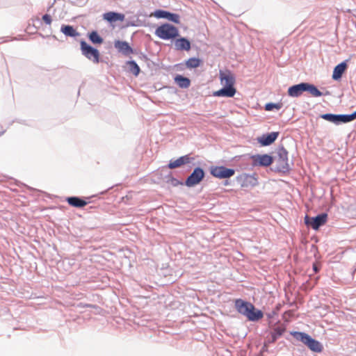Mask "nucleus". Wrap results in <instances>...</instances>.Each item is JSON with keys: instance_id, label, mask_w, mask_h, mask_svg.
<instances>
[{"instance_id": "obj_26", "label": "nucleus", "mask_w": 356, "mask_h": 356, "mask_svg": "<svg viewBox=\"0 0 356 356\" xmlns=\"http://www.w3.org/2000/svg\"><path fill=\"white\" fill-rule=\"evenodd\" d=\"M89 40L95 44H102L103 42V38L99 36L98 33L95 31H92L88 35Z\"/></svg>"}, {"instance_id": "obj_30", "label": "nucleus", "mask_w": 356, "mask_h": 356, "mask_svg": "<svg viewBox=\"0 0 356 356\" xmlns=\"http://www.w3.org/2000/svg\"><path fill=\"white\" fill-rule=\"evenodd\" d=\"M281 108V105L280 104H274V103H268L265 106L266 111H271L274 108L279 110Z\"/></svg>"}, {"instance_id": "obj_2", "label": "nucleus", "mask_w": 356, "mask_h": 356, "mask_svg": "<svg viewBox=\"0 0 356 356\" xmlns=\"http://www.w3.org/2000/svg\"><path fill=\"white\" fill-rule=\"evenodd\" d=\"M320 118L334 124L339 125L340 124L348 123L355 120L356 111L351 114L325 113L321 114Z\"/></svg>"}, {"instance_id": "obj_22", "label": "nucleus", "mask_w": 356, "mask_h": 356, "mask_svg": "<svg viewBox=\"0 0 356 356\" xmlns=\"http://www.w3.org/2000/svg\"><path fill=\"white\" fill-rule=\"evenodd\" d=\"M175 47L177 50L188 51L191 49V42L188 39L181 38L175 40Z\"/></svg>"}, {"instance_id": "obj_32", "label": "nucleus", "mask_w": 356, "mask_h": 356, "mask_svg": "<svg viewBox=\"0 0 356 356\" xmlns=\"http://www.w3.org/2000/svg\"><path fill=\"white\" fill-rule=\"evenodd\" d=\"M42 19L47 24H50L51 22V17L49 15L45 14L42 16Z\"/></svg>"}, {"instance_id": "obj_12", "label": "nucleus", "mask_w": 356, "mask_h": 356, "mask_svg": "<svg viewBox=\"0 0 356 356\" xmlns=\"http://www.w3.org/2000/svg\"><path fill=\"white\" fill-rule=\"evenodd\" d=\"M219 77L220 79L221 84L224 87L234 88V85L235 83V77L232 73L229 71L223 72L220 71Z\"/></svg>"}, {"instance_id": "obj_28", "label": "nucleus", "mask_w": 356, "mask_h": 356, "mask_svg": "<svg viewBox=\"0 0 356 356\" xmlns=\"http://www.w3.org/2000/svg\"><path fill=\"white\" fill-rule=\"evenodd\" d=\"M127 64L129 72L134 75L138 76L140 72V67L138 64L134 60L128 61Z\"/></svg>"}, {"instance_id": "obj_5", "label": "nucleus", "mask_w": 356, "mask_h": 356, "mask_svg": "<svg viewBox=\"0 0 356 356\" xmlns=\"http://www.w3.org/2000/svg\"><path fill=\"white\" fill-rule=\"evenodd\" d=\"M210 173L218 179L230 178L235 174V170L232 168H227L225 166H212L210 168Z\"/></svg>"}, {"instance_id": "obj_19", "label": "nucleus", "mask_w": 356, "mask_h": 356, "mask_svg": "<svg viewBox=\"0 0 356 356\" xmlns=\"http://www.w3.org/2000/svg\"><path fill=\"white\" fill-rule=\"evenodd\" d=\"M191 158L188 155H185L178 158L175 161H170L168 164V168L170 169L176 168L181 166L184 164L190 163Z\"/></svg>"}, {"instance_id": "obj_27", "label": "nucleus", "mask_w": 356, "mask_h": 356, "mask_svg": "<svg viewBox=\"0 0 356 356\" xmlns=\"http://www.w3.org/2000/svg\"><path fill=\"white\" fill-rule=\"evenodd\" d=\"M245 316L247 318L253 322L258 321L264 317V313H241Z\"/></svg>"}, {"instance_id": "obj_18", "label": "nucleus", "mask_w": 356, "mask_h": 356, "mask_svg": "<svg viewBox=\"0 0 356 356\" xmlns=\"http://www.w3.org/2000/svg\"><path fill=\"white\" fill-rule=\"evenodd\" d=\"M234 88L222 87L221 89L213 92V95L216 97H232L236 94Z\"/></svg>"}, {"instance_id": "obj_13", "label": "nucleus", "mask_w": 356, "mask_h": 356, "mask_svg": "<svg viewBox=\"0 0 356 356\" xmlns=\"http://www.w3.org/2000/svg\"><path fill=\"white\" fill-rule=\"evenodd\" d=\"M235 308L237 312H261L259 309L256 310L252 303L242 299L235 300Z\"/></svg>"}, {"instance_id": "obj_3", "label": "nucleus", "mask_w": 356, "mask_h": 356, "mask_svg": "<svg viewBox=\"0 0 356 356\" xmlns=\"http://www.w3.org/2000/svg\"><path fill=\"white\" fill-rule=\"evenodd\" d=\"M155 35L163 40H170L179 35V31L175 26L165 23L156 28Z\"/></svg>"}, {"instance_id": "obj_14", "label": "nucleus", "mask_w": 356, "mask_h": 356, "mask_svg": "<svg viewBox=\"0 0 356 356\" xmlns=\"http://www.w3.org/2000/svg\"><path fill=\"white\" fill-rule=\"evenodd\" d=\"M279 132H271L267 134H263L257 138L258 142L262 146H268L271 145L277 138Z\"/></svg>"}, {"instance_id": "obj_31", "label": "nucleus", "mask_w": 356, "mask_h": 356, "mask_svg": "<svg viewBox=\"0 0 356 356\" xmlns=\"http://www.w3.org/2000/svg\"><path fill=\"white\" fill-rule=\"evenodd\" d=\"M193 316L195 318H202V321L205 323H209V321H211V318L208 316H207L204 313H201L200 314H197V313H195V315Z\"/></svg>"}, {"instance_id": "obj_34", "label": "nucleus", "mask_w": 356, "mask_h": 356, "mask_svg": "<svg viewBox=\"0 0 356 356\" xmlns=\"http://www.w3.org/2000/svg\"><path fill=\"white\" fill-rule=\"evenodd\" d=\"M250 178L251 179V181H250V184L252 185V186H254L257 184V179L254 177H250Z\"/></svg>"}, {"instance_id": "obj_8", "label": "nucleus", "mask_w": 356, "mask_h": 356, "mask_svg": "<svg viewBox=\"0 0 356 356\" xmlns=\"http://www.w3.org/2000/svg\"><path fill=\"white\" fill-rule=\"evenodd\" d=\"M277 314V313H267V318L269 321V326L273 329L272 332L274 334V335L280 337L285 332L286 326L284 324L280 323L279 321L273 323V320Z\"/></svg>"}, {"instance_id": "obj_20", "label": "nucleus", "mask_w": 356, "mask_h": 356, "mask_svg": "<svg viewBox=\"0 0 356 356\" xmlns=\"http://www.w3.org/2000/svg\"><path fill=\"white\" fill-rule=\"evenodd\" d=\"M347 68L346 62H342L337 65L334 68L332 74V79L334 80H339L341 78L343 74L345 72Z\"/></svg>"}, {"instance_id": "obj_21", "label": "nucleus", "mask_w": 356, "mask_h": 356, "mask_svg": "<svg viewBox=\"0 0 356 356\" xmlns=\"http://www.w3.org/2000/svg\"><path fill=\"white\" fill-rule=\"evenodd\" d=\"M66 200L70 205L76 208H82L87 204L86 201L76 196L68 197Z\"/></svg>"}, {"instance_id": "obj_9", "label": "nucleus", "mask_w": 356, "mask_h": 356, "mask_svg": "<svg viewBox=\"0 0 356 356\" xmlns=\"http://www.w3.org/2000/svg\"><path fill=\"white\" fill-rule=\"evenodd\" d=\"M275 159L277 160L278 164L277 168L280 171L285 172L289 169V165L288 163V152L284 148L282 147L279 149L277 152V156Z\"/></svg>"}, {"instance_id": "obj_10", "label": "nucleus", "mask_w": 356, "mask_h": 356, "mask_svg": "<svg viewBox=\"0 0 356 356\" xmlns=\"http://www.w3.org/2000/svg\"><path fill=\"white\" fill-rule=\"evenodd\" d=\"M253 166L267 167L273 162V157L268 154H255L251 156Z\"/></svg>"}, {"instance_id": "obj_11", "label": "nucleus", "mask_w": 356, "mask_h": 356, "mask_svg": "<svg viewBox=\"0 0 356 356\" xmlns=\"http://www.w3.org/2000/svg\"><path fill=\"white\" fill-rule=\"evenodd\" d=\"M153 15L156 18L167 19L168 20L172 22L175 24L180 23V17L179 15L176 13H172L166 10H157L154 13Z\"/></svg>"}, {"instance_id": "obj_15", "label": "nucleus", "mask_w": 356, "mask_h": 356, "mask_svg": "<svg viewBox=\"0 0 356 356\" xmlns=\"http://www.w3.org/2000/svg\"><path fill=\"white\" fill-rule=\"evenodd\" d=\"M303 92H305V82L293 85L288 89V94L291 97H298Z\"/></svg>"}, {"instance_id": "obj_33", "label": "nucleus", "mask_w": 356, "mask_h": 356, "mask_svg": "<svg viewBox=\"0 0 356 356\" xmlns=\"http://www.w3.org/2000/svg\"><path fill=\"white\" fill-rule=\"evenodd\" d=\"M271 335H272V337H271L270 342L274 343L278 339V337L274 335V334L273 332H271Z\"/></svg>"}, {"instance_id": "obj_35", "label": "nucleus", "mask_w": 356, "mask_h": 356, "mask_svg": "<svg viewBox=\"0 0 356 356\" xmlns=\"http://www.w3.org/2000/svg\"><path fill=\"white\" fill-rule=\"evenodd\" d=\"M313 269H314V272L317 273L319 270V267L317 264H314L313 265Z\"/></svg>"}, {"instance_id": "obj_6", "label": "nucleus", "mask_w": 356, "mask_h": 356, "mask_svg": "<svg viewBox=\"0 0 356 356\" xmlns=\"http://www.w3.org/2000/svg\"><path fill=\"white\" fill-rule=\"evenodd\" d=\"M204 172L200 167L195 168L193 172L186 179L185 184L188 187H193L199 184L204 177Z\"/></svg>"}, {"instance_id": "obj_23", "label": "nucleus", "mask_w": 356, "mask_h": 356, "mask_svg": "<svg viewBox=\"0 0 356 356\" xmlns=\"http://www.w3.org/2000/svg\"><path fill=\"white\" fill-rule=\"evenodd\" d=\"M60 31L66 36L76 37L79 35V33L71 25H62Z\"/></svg>"}, {"instance_id": "obj_16", "label": "nucleus", "mask_w": 356, "mask_h": 356, "mask_svg": "<svg viewBox=\"0 0 356 356\" xmlns=\"http://www.w3.org/2000/svg\"><path fill=\"white\" fill-rule=\"evenodd\" d=\"M114 46L120 52L124 55H129L133 53L132 48L126 41L117 40L115 42Z\"/></svg>"}, {"instance_id": "obj_7", "label": "nucleus", "mask_w": 356, "mask_h": 356, "mask_svg": "<svg viewBox=\"0 0 356 356\" xmlns=\"http://www.w3.org/2000/svg\"><path fill=\"white\" fill-rule=\"evenodd\" d=\"M327 215L325 213H322L315 217H309L306 216L305 218V222L306 225L311 226L314 229H318L321 226L325 223Z\"/></svg>"}, {"instance_id": "obj_25", "label": "nucleus", "mask_w": 356, "mask_h": 356, "mask_svg": "<svg viewBox=\"0 0 356 356\" xmlns=\"http://www.w3.org/2000/svg\"><path fill=\"white\" fill-rule=\"evenodd\" d=\"M309 92L313 97H321L323 93L313 84L305 82V92Z\"/></svg>"}, {"instance_id": "obj_29", "label": "nucleus", "mask_w": 356, "mask_h": 356, "mask_svg": "<svg viewBox=\"0 0 356 356\" xmlns=\"http://www.w3.org/2000/svg\"><path fill=\"white\" fill-rule=\"evenodd\" d=\"M200 65V60L196 58H191L186 62V65L188 68H196Z\"/></svg>"}, {"instance_id": "obj_24", "label": "nucleus", "mask_w": 356, "mask_h": 356, "mask_svg": "<svg viewBox=\"0 0 356 356\" xmlns=\"http://www.w3.org/2000/svg\"><path fill=\"white\" fill-rule=\"evenodd\" d=\"M175 81L181 88H188L191 83L189 79L181 75H177Z\"/></svg>"}, {"instance_id": "obj_17", "label": "nucleus", "mask_w": 356, "mask_h": 356, "mask_svg": "<svg viewBox=\"0 0 356 356\" xmlns=\"http://www.w3.org/2000/svg\"><path fill=\"white\" fill-rule=\"evenodd\" d=\"M104 19L109 22H122L124 19V15L115 12H108L104 14Z\"/></svg>"}, {"instance_id": "obj_4", "label": "nucleus", "mask_w": 356, "mask_h": 356, "mask_svg": "<svg viewBox=\"0 0 356 356\" xmlns=\"http://www.w3.org/2000/svg\"><path fill=\"white\" fill-rule=\"evenodd\" d=\"M80 46L81 53L86 58L91 60L93 63H99V52L97 49L89 45L84 40L81 41Z\"/></svg>"}, {"instance_id": "obj_1", "label": "nucleus", "mask_w": 356, "mask_h": 356, "mask_svg": "<svg viewBox=\"0 0 356 356\" xmlns=\"http://www.w3.org/2000/svg\"><path fill=\"white\" fill-rule=\"evenodd\" d=\"M291 334L298 341H301L314 353H321L323 350L322 344L317 340L313 339L305 332L295 331Z\"/></svg>"}]
</instances>
